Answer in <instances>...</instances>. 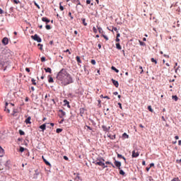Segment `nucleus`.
Masks as SVG:
<instances>
[{
  "mask_svg": "<svg viewBox=\"0 0 181 181\" xmlns=\"http://www.w3.org/2000/svg\"><path fill=\"white\" fill-rule=\"evenodd\" d=\"M57 80L58 83L61 84V86H69V84H71L74 83L73 80V77L71 75L67 72V71L64 69H62L57 76Z\"/></svg>",
  "mask_w": 181,
  "mask_h": 181,
  "instance_id": "f257e3e1",
  "label": "nucleus"
},
{
  "mask_svg": "<svg viewBox=\"0 0 181 181\" xmlns=\"http://www.w3.org/2000/svg\"><path fill=\"white\" fill-rule=\"evenodd\" d=\"M9 59H11V52L8 50L3 49L0 52V69L6 70V68L5 67L9 62Z\"/></svg>",
  "mask_w": 181,
  "mask_h": 181,
  "instance_id": "f03ea898",
  "label": "nucleus"
},
{
  "mask_svg": "<svg viewBox=\"0 0 181 181\" xmlns=\"http://www.w3.org/2000/svg\"><path fill=\"white\" fill-rule=\"evenodd\" d=\"M104 162H105V160H104V158H103L102 157H98L93 161V163H95L98 166H104Z\"/></svg>",
  "mask_w": 181,
  "mask_h": 181,
  "instance_id": "7ed1b4c3",
  "label": "nucleus"
},
{
  "mask_svg": "<svg viewBox=\"0 0 181 181\" xmlns=\"http://www.w3.org/2000/svg\"><path fill=\"white\" fill-rule=\"evenodd\" d=\"M31 39H33V40H35L38 43H40V42H42V38H40V37H39L37 34H35L34 35H32Z\"/></svg>",
  "mask_w": 181,
  "mask_h": 181,
  "instance_id": "20e7f679",
  "label": "nucleus"
},
{
  "mask_svg": "<svg viewBox=\"0 0 181 181\" xmlns=\"http://www.w3.org/2000/svg\"><path fill=\"white\" fill-rule=\"evenodd\" d=\"M114 163H115V165L116 166V168H117V169H119V170H121V162L115 160Z\"/></svg>",
  "mask_w": 181,
  "mask_h": 181,
  "instance_id": "39448f33",
  "label": "nucleus"
},
{
  "mask_svg": "<svg viewBox=\"0 0 181 181\" xmlns=\"http://www.w3.org/2000/svg\"><path fill=\"white\" fill-rule=\"evenodd\" d=\"M139 156V152L133 151L132 154V158H138Z\"/></svg>",
  "mask_w": 181,
  "mask_h": 181,
  "instance_id": "423d86ee",
  "label": "nucleus"
},
{
  "mask_svg": "<svg viewBox=\"0 0 181 181\" xmlns=\"http://www.w3.org/2000/svg\"><path fill=\"white\" fill-rule=\"evenodd\" d=\"M59 118H63V117L66 116V112L63 111V110H59Z\"/></svg>",
  "mask_w": 181,
  "mask_h": 181,
  "instance_id": "0eeeda50",
  "label": "nucleus"
},
{
  "mask_svg": "<svg viewBox=\"0 0 181 181\" xmlns=\"http://www.w3.org/2000/svg\"><path fill=\"white\" fill-rule=\"evenodd\" d=\"M2 43L3 45H4V46H6V45L9 43V40L8 39V37H4L2 40Z\"/></svg>",
  "mask_w": 181,
  "mask_h": 181,
  "instance_id": "6e6552de",
  "label": "nucleus"
},
{
  "mask_svg": "<svg viewBox=\"0 0 181 181\" xmlns=\"http://www.w3.org/2000/svg\"><path fill=\"white\" fill-rule=\"evenodd\" d=\"M112 84L116 87V88H118L119 83H118V81H115V79H112Z\"/></svg>",
  "mask_w": 181,
  "mask_h": 181,
  "instance_id": "1a4fd4ad",
  "label": "nucleus"
},
{
  "mask_svg": "<svg viewBox=\"0 0 181 181\" xmlns=\"http://www.w3.org/2000/svg\"><path fill=\"white\" fill-rule=\"evenodd\" d=\"M102 129H103V131H105V132H108V131H110V129H111V127H107V126L103 125V126H102Z\"/></svg>",
  "mask_w": 181,
  "mask_h": 181,
  "instance_id": "9d476101",
  "label": "nucleus"
},
{
  "mask_svg": "<svg viewBox=\"0 0 181 181\" xmlns=\"http://www.w3.org/2000/svg\"><path fill=\"white\" fill-rule=\"evenodd\" d=\"M42 22H45L46 25H47V23H50V20L49 18H47V17H42Z\"/></svg>",
  "mask_w": 181,
  "mask_h": 181,
  "instance_id": "9b49d317",
  "label": "nucleus"
},
{
  "mask_svg": "<svg viewBox=\"0 0 181 181\" xmlns=\"http://www.w3.org/2000/svg\"><path fill=\"white\" fill-rule=\"evenodd\" d=\"M40 129H42V132H45V131H46V123L40 126Z\"/></svg>",
  "mask_w": 181,
  "mask_h": 181,
  "instance_id": "f8f14e48",
  "label": "nucleus"
},
{
  "mask_svg": "<svg viewBox=\"0 0 181 181\" xmlns=\"http://www.w3.org/2000/svg\"><path fill=\"white\" fill-rule=\"evenodd\" d=\"M8 105H9V103H8V102H6L4 111H6V112H8L9 114V112H11V110H9V108H8Z\"/></svg>",
  "mask_w": 181,
  "mask_h": 181,
  "instance_id": "ddd939ff",
  "label": "nucleus"
},
{
  "mask_svg": "<svg viewBox=\"0 0 181 181\" xmlns=\"http://www.w3.org/2000/svg\"><path fill=\"white\" fill-rule=\"evenodd\" d=\"M76 60L77 64H78V66H80V64H81V63H82L81 59H80V57L77 56L76 57Z\"/></svg>",
  "mask_w": 181,
  "mask_h": 181,
  "instance_id": "4468645a",
  "label": "nucleus"
},
{
  "mask_svg": "<svg viewBox=\"0 0 181 181\" xmlns=\"http://www.w3.org/2000/svg\"><path fill=\"white\" fill-rule=\"evenodd\" d=\"M42 159H43L45 165H47V166H52V164H50V163H49V161L46 160V159L45 158L44 156H42Z\"/></svg>",
  "mask_w": 181,
  "mask_h": 181,
  "instance_id": "2eb2a0df",
  "label": "nucleus"
},
{
  "mask_svg": "<svg viewBox=\"0 0 181 181\" xmlns=\"http://www.w3.org/2000/svg\"><path fill=\"white\" fill-rule=\"evenodd\" d=\"M48 83H54V81L53 80V78L52 77V76H48Z\"/></svg>",
  "mask_w": 181,
  "mask_h": 181,
  "instance_id": "dca6fc26",
  "label": "nucleus"
},
{
  "mask_svg": "<svg viewBox=\"0 0 181 181\" xmlns=\"http://www.w3.org/2000/svg\"><path fill=\"white\" fill-rule=\"evenodd\" d=\"M16 114H18V110L16 109H13L11 115H13V117H16L18 115Z\"/></svg>",
  "mask_w": 181,
  "mask_h": 181,
  "instance_id": "f3484780",
  "label": "nucleus"
},
{
  "mask_svg": "<svg viewBox=\"0 0 181 181\" xmlns=\"http://www.w3.org/2000/svg\"><path fill=\"white\" fill-rule=\"evenodd\" d=\"M64 105H67V107H69V108H70V103L69 102H68V100H64Z\"/></svg>",
  "mask_w": 181,
  "mask_h": 181,
  "instance_id": "a211bd4d",
  "label": "nucleus"
},
{
  "mask_svg": "<svg viewBox=\"0 0 181 181\" xmlns=\"http://www.w3.org/2000/svg\"><path fill=\"white\" fill-rule=\"evenodd\" d=\"M45 71L46 73H49V74H52V69L45 68Z\"/></svg>",
  "mask_w": 181,
  "mask_h": 181,
  "instance_id": "6ab92c4d",
  "label": "nucleus"
},
{
  "mask_svg": "<svg viewBox=\"0 0 181 181\" xmlns=\"http://www.w3.org/2000/svg\"><path fill=\"white\" fill-rule=\"evenodd\" d=\"M39 175H40L39 170H35V174H34V177H37V176H39Z\"/></svg>",
  "mask_w": 181,
  "mask_h": 181,
  "instance_id": "aec40b11",
  "label": "nucleus"
},
{
  "mask_svg": "<svg viewBox=\"0 0 181 181\" xmlns=\"http://www.w3.org/2000/svg\"><path fill=\"white\" fill-rule=\"evenodd\" d=\"M30 119H32V117H28L25 121V124H30Z\"/></svg>",
  "mask_w": 181,
  "mask_h": 181,
  "instance_id": "412c9836",
  "label": "nucleus"
},
{
  "mask_svg": "<svg viewBox=\"0 0 181 181\" xmlns=\"http://www.w3.org/2000/svg\"><path fill=\"white\" fill-rule=\"evenodd\" d=\"M117 158H119L121 159H124V162H127V158H125V157L122 156V155H121V154H117Z\"/></svg>",
  "mask_w": 181,
  "mask_h": 181,
  "instance_id": "4be33fe9",
  "label": "nucleus"
},
{
  "mask_svg": "<svg viewBox=\"0 0 181 181\" xmlns=\"http://www.w3.org/2000/svg\"><path fill=\"white\" fill-rule=\"evenodd\" d=\"M116 48L117 49V50H121V49H122V47H121V45H119V43H116Z\"/></svg>",
  "mask_w": 181,
  "mask_h": 181,
  "instance_id": "5701e85b",
  "label": "nucleus"
},
{
  "mask_svg": "<svg viewBox=\"0 0 181 181\" xmlns=\"http://www.w3.org/2000/svg\"><path fill=\"white\" fill-rule=\"evenodd\" d=\"M122 138H124V139H128V138H129V136L127 134V133H124L122 134Z\"/></svg>",
  "mask_w": 181,
  "mask_h": 181,
  "instance_id": "b1692460",
  "label": "nucleus"
},
{
  "mask_svg": "<svg viewBox=\"0 0 181 181\" xmlns=\"http://www.w3.org/2000/svg\"><path fill=\"white\" fill-rule=\"evenodd\" d=\"M74 2L76 4V8L78 6V5H81L80 0H74Z\"/></svg>",
  "mask_w": 181,
  "mask_h": 181,
  "instance_id": "393cba45",
  "label": "nucleus"
},
{
  "mask_svg": "<svg viewBox=\"0 0 181 181\" xmlns=\"http://www.w3.org/2000/svg\"><path fill=\"white\" fill-rule=\"evenodd\" d=\"M111 69H112V70H114V71H115V73H119V70H118L117 68H115V66H112Z\"/></svg>",
  "mask_w": 181,
  "mask_h": 181,
  "instance_id": "a878e982",
  "label": "nucleus"
},
{
  "mask_svg": "<svg viewBox=\"0 0 181 181\" xmlns=\"http://www.w3.org/2000/svg\"><path fill=\"white\" fill-rule=\"evenodd\" d=\"M105 165H111V166L112 168H115V165H114V164H112V163L110 162V161H106L105 162Z\"/></svg>",
  "mask_w": 181,
  "mask_h": 181,
  "instance_id": "bb28decb",
  "label": "nucleus"
},
{
  "mask_svg": "<svg viewBox=\"0 0 181 181\" xmlns=\"http://www.w3.org/2000/svg\"><path fill=\"white\" fill-rule=\"evenodd\" d=\"M151 62L152 63H155V64H158V61H156V59H154L153 58L151 59Z\"/></svg>",
  "mask_w": 181,
  "mask_h": 181,
  "instance_id": "cd10ccee",
  "label": "nucleus"
},
{
  "mask_svg": "<svg viewBox=\"0 0 181 181\" xmlns=\"http://www.w3.org/2000/svg\"><path fill=\"white\" fill-rule=\"evenodd\" d=\"M148 111H150V112H153V109H152L151 105L148 106Z\"/></svg>",
  "mask_w": 181,
  "mask_h": 181,
  "instance_id": "c85d7f7f",
  "label": "nucleus"
},
{
  "mask_svg": "<svg viewBox=\"0 0 181 181\" xmlns=\"http://www.w3.org/2000/svg\"><path fill=\"white\" fill-rule=\"evenodd\" d=\"M172 98H173V100H175V101H177V100H179V98H177V95H173Z\"/></svg>",
  "mask_w": 181,
  "mask_h": 181,
  "instance_id": "c756f323",
  "label": "nucleus"
},
{
  "mask_svg": "<svg viewBox=\"0 0 181 181\" xmlns=\"http://www.w3.org/2000/svg\"><path fill=\"white\" fill-rule=\"evenodd\" d=\"M37 46L39 47L40 50H43V45L38 44Z\"/></svg>",
  "mask_w": 181,
  "mask_h": 181,
  "instance_id": "7c9ffc66",
  "label": "nucleus"
},
{
  "mask_svg": "<svg viewBox=\"0 0 181 181\" xmlns=\"http://www.w3.org/2000/svg\"><path fill=\"white\" fill-rule=\"evenodd\" d=\"M81 21H82L84 26H87V23H86V18H81Z\"/></svg>",
  "mask_w": 181,
  "mask_h": 181,
  "instance_id": "2f4dec72",
  "label": "nucleus"
},
{
  "mask_svg": "<svg viewBox=\"0 0 181 181\" xmlns=\"http://www.w3.org/2000/svg\"><path fill=\"white\" fill-rule=\"evenodd\" d=\"M119 175H122V176H125V172H124V170H120Z\"/></svg>",
  "mask_w": 181,
  "mask_h": 181,
  "instance_id": "473e14b6",
  "label": "nucleus"
},
{
  "mask_svg": "<svg viewBox=\"0 0 181 181\" xmlns=\"http://www.w3.org/2000/svg\"><path fill=\"white\" fill-rule=\"evenodd\" d=\"M107 136L109 138H110L111 139H115V135L111 136V134H109V135H107Z\"/></svg>",
  "mask_w": 181,
  "mask_h": 181,
  "instance_id": "72a5a7b5",
  "label": "nucleus"
},
{
  "mask_svg": "<svg viewBox=\"0 0 181 181\" xmlns=\"http://www.w3.org/2000/svg\"><path fill=\"white\" fill-rule=\"evenodd\" d=\"M98 30L99 33H103V32H104V31H103V28H101L100 27H98Z\"/></svg>",
  "mask_w": 181,
  "mask_h": 181,
  "instance_id": "f704fd0d",
  "label": "nucleus"
},
{
  "mask_svg": "<svg viewBox=\"0 0 181 181\" xmlns=\"http://www.w3.org/2000/svg\"><path fill=\"white\" fill-rule=\"evenodd\" d=\"M62 131H63L62 129H57L56 132L57 134H60V132H62Z\"/></svg>",
  "mask_w": 181,
  "mask_h": 181,
  "instance_id": "c9c22d12",
  "label": "nucleus"
},
{
  "mask_svg": "<svg viewBox=\"0 0 181 181\" xmlns=\"http://www.w3.org/2000/svg\"><path fill=\"white\" fill-rule=\"evenodd\" d=\"M31 81H32L33 86H36V80H35V78H32Z\"/></svg>",
  "mask_w": 181,
  "mask_h": 181,
  "instance_id": "e433bc0d",
  "label": "nucleus"
},
{
  "mask_svg": "<svg viewBox=\"0 0 181 181\" xmlns=\"http://www.w3.org/2000/svg\"><path fill=\"white\" fill-rule=\"evenodd\" d=\"M45 28H46V29H47V30H50V29H52V27L50 26V25H47L45 26Z\"/></svg>",
  "mask_w": 181,
  "mask_h": 181,
  "instance_id": "4c0bfd02",
  "label": "nucleus"
},
{
  "mask_svg": "<svg viewBox=\"0 0 181 181\" xmlns=\"http://www.w3.org/2000/svg\"><path fill=\"white\" fill-rule=\"evenodd\" d=\"M59 9H60V11H64V7H63V6H62V3H60V4H59Z\"/></svg>",
  "mask_w": 181,
  "mask_h": 181,
  "instance_id": "58836bf2",
  "label": "nucleus"
},
{
  "mask_svg": "<svg viewBox=\"0 0 181 181\" xmlns=\"http://www.w3.org/2000/svg\"><path fill=\"white\" fill-rule=\"evenodd\" d=\"M20 135H25V132H23L22 129L19 130Z\"/></svg>",
  "mask_w": 181,
  "mask_h": 181,
  "instance_id": "ea45409f",
  "label": "nucleus"
},
{
  "mask_svg": "<svg viewBox=\"0 0 181 181\" xmlns=\"http://www.w3.org/2000/svg\"><path fill=\"white\" fill-rule=\"evenodd\" d=\"M139 70H140V74H142V73H144V69L142 68V66H139Z\"/></svg>",
  "mask_w": 181,
  "mask_h": 181,
  "instance_id": "a19ab883",
  "label": "nucleus"
},
{
  "mask_svg": "<svg viewBox=\"0 0 181 181\" xmlns=\"http://www.w3.org/2000/svg\"><path fill=\"white\" fill-rule=\"evenodd\" d=\"M12 1L14 2V4H16V5H18V4H21V1L18 0H12Z\"/></svg>",
  "mask_w": 181,
  "mask_h": 181,
  "instance_id": "79ce46f5",
  "label": "nucleus"
},
{
  "mask_svg": "<svg viewBox=\"0 0 181 181\" xmlns=\"http://www.w3.org/2000/svg\"><path fill=\"white\" fill-rule=\"evenodd\" d=\"M41 62L42 63H44V62H46V57H41Z\"/></svg>",
  "mask_w": 181,
  "mask_h": 181,
  "instance_id": "37998d69",
  "label": "nucleus"
},
{
  "mask_svg": "<svg viewBox=\"0 0 181 181\" xmlns=\"http://www.w3.org/2000/svg\"><path fill=\"white\" fill-rule=\"evenodd\" d=\"M90 63H91V64H93V66H95V59H92L91 61H90Z\"/></svg>",
  "mask_w": 181,
  "mask_h": 181,
  "instance_id": "c03bdc74",
  "label": "nucleus"
},
{
  "mask_svg": "<svg viewBox=\"0 0 181 181\" xmlns=\"http://www.w3.org/2000/svg\"><path fill=\"white\" fill-rule=\"evenodd\" d=\"M68 16H70V18H71V20L74 19V17H73V16H71V12H69V13H68Z\"/></svg>",
  "mask_w": 181,
  "mask_h": 181,
  "instance_id": "a18cd8bd",
  "label": "nucleus"
},
{
  "mask_svg": "<svg viewBox=\"0 0 181 181\" xmlns=\"http://www.w3.org/2000/svg\"><path fill=\"white\" fill-rule=\"evenodd\" d=\"M171 181H180V180H179V177H175Z\"/></svg>",
  "mask_w": 181,
  "mask_h": 181,
  "instance_id": "49530a36",
  "label": "nucleus"
},
{
  "mask_svg": "<svg viewBox=\"0 0 181 181\" xmlns=\"http://www.w3.org/2000/svg\"><path fill=\"white\" fill-rule=\"evenodd\" d=\"M20 152H24L25 151V148H23V147H20Z\"/></svg>",
  "mask_w": 181,
  "mask_h": 181,
  "instance_id": "de8ad7c7",
  "label": "nucleus"
},
{
  "mask_svg": "<svg viewBox=\"0 0 181 181\" xmlns=\"http://www.w3.org/2000/svg\"><path fill=\"white\" fill-rule=\"evenodd\" d=\"M100 166L103 168V169H105V168H108L107 165H105V163H103V165H100Z\"/></svg>",
  "mask_w": 181,
  "mask_h": 181,
  "instance_id": "09e8293b",
  "label": "nucleus"
},
{
  "mask_svg": "<svg viewBox=\"0 0 181 181\" xmlns=\"http://www.w3.org/2000/svg\"><path fill=\"white\" fill-rule=\"evenodd\" d=\"M34 4L35 6H37V8H38V9H40V6L37 5V3H36V1H34Z\"/></svg>",
  "mask_w": 181,
  "mask_h": 181,
  "instance_id": "8fccbe9b",
  "label": "nucleus"
},
{
  "mask_svg": "<svg viewBox=\"0 0 181 181\" xmlns=\"http://www.w3.org/2000/svg\"><path fill=\"white\" fill-rule=\"evenodd\" d=\"M102 36L104 37V39H105V40H108V37L107 35H102Z\"/></svg>",
  "mask_w": 181,
  "mask_h": 181,
  "instance_id": "3c124183",
  "label": "nucleus"
},
{
  "mask_svg": "<svg viewBox=\"0 0 181 181\" xmlns=\"http://www.w3.org/2000/svg\"><path fill=\"white\" fill-rule=\"evenodd\" d=\"M93 31L94 32V33H97V28H95V27H93Z\"/></svg>",
  "mask_w": 181,
  "mask_h": 181,
  "instance_id": "603ef678",
  "label": "nucleus"
},
{
  "mask_svg": "<svg viewBox=\"0 0 181 181\" xmlns=\"http://www.w3.org/2000/svg\"><path fill=\"white\" fill-rule=\"evenodd\" d=\"M141 46H145V42L139 41Z\"/></svg>",
  "mask_w": 181,
  "mask_h": 181,
  "instance_id": "864d4df0",
  "label": "nucleus"
},
{
  "mask_svg": "<svg viewBox=\"0 0 181 181\" xmlns=\"http://www.w3.org/2000/svg\"><path fill=\"white\" fill-rule=\"evenodd\" d=\"M87 5H90L91 4V0H86Z\"/></svg>",
  "mask_w": 181,
  "mask_h": 181,
  "instance_id": "5fc2aeb1",
  "label": "nucleus"
},
{
  "mask_svg": "<svg viewBox=\"0 0 181 181\" xmlns=\"http://www.w3.org/2000/svg\"><path fill=\"white\" fill-rule=\"evenodd\" d=\"M118 105H119V109L120 110H122V104H121V103H118Z\"/></svg>",
  "mask_w": 181,
  "mask_h": 181,
  "instance_id": "6e6d98bb",
  "label": "nucleus"
},
{
  "mask_svg": "<svg viewBox=\"0 0 181 181\" xmlns=\"http://www.w3.org/2000/svg\"><path fill=\"white\" fill-rule=\"evenodd\" d=\"M66 53H69V54H71V52H70L69 49H66V51H64Z\"/></svg>",
  "mask_w": 181,
  "mask_h": 181,
  "instance_id": "4d7b16f0",
  "label": "nucleus"
},
{
  "mask_svg": "<svg viewBox=\"0 0 181 181\" xmlns=\"http://www.w3.org/2000/svg\"><path fill=\"white\" fill-rule=\"evenodd\" d=\"M25 71L30 73V69L29 68H25Z\"/></svg>",
  "mask_w": 181,
  "mask_h": 181,
  "instance_id": "13d9d810",
  "label": "nucleus"
},
{
  "mask_svg": "<svg viewBox=\"0 0 181 181\" xmlns=\"http://www.w3.org/2000/svg\"><path fill=\"white\" fill-rule=\"evenodd\" d=\"M113 30H115V32H117L118 33V28H117L116 27L113 28Z\"/></svg>",
  "mask_w": 181,
  "mask_h": 181,
  "instance_id": "bf43d9fd",
  "label": "nucleus"
},
{
  "mask_svg": "<svg viewBox=\"0 0 181 181\" xmlns=\"http://www.w3.org/2000/svg\"><path fill=\"white\" fill-rule=\"evenodd\" d=\"M4 152V148H2V147L0 146V153H3Z\"/></svg>",
  "mask_w": 181,
  "mask_h": 181,
  "instance_id": "052dcab7",
  "label": "nucleus"
},
{
  "mask_svg": "<svg viewBox=\"0 0 181 181\" xmlns=\"http://www.w3.org/2000/svg\"><path fill=\"white\" fill-rule=\"evenodd\" d=\"M64 159L65 160H69V158L67 156H64Z\"/></svg>",
  "mask_w": 181,
  "mask_h": 181,
  "instance_id": "680f3d73",
  "label": "nucleus"
},
{
  "mask_svg": "<svg viewBox=\"0 0 181 181\" xmlns=\"http://www.w3.org/2000/svg\"><path fill=\"white\" fill-rule=\"evenodd\" d=\"M163 57H166L167 59H169V57H170L169 55H168V54H164Z\"/></svg>",
  "mask_w": 181,
  "mask_h": 181,
  "instance_id": "e2e57ef3",
  "label": "nucleus"
},
{
  "mask_svg": "<svg viewBox=\"0 0 181 181\" xmlns=\"http://www.w3.org/2000/svg\"><path fill=\"white\" fill-rule=\"evenodd\" d=\"M142 165H143V166H145V165H146V163L145 162V160L142 161Z\"/></svg>",
  "mask_w": 181,
  "mask_h": 181,
  "instance_id": "0e129e2a",
  "label": "nucleus"
},
{
  "mask_svg": "<svg viewBox=\"0 0 181 181\" xmlns=\"http://www.w3.org/2000/svg\"><path fill=\"white\" fill-rule=\"evenodd\" d=\"M176 163H181V159L177 160H176Z\"/></svg>",
  "mask_w": 181,
  "mask_h": 181,
  "instance_id": "69168bd1",
  "label": "nucleus"
},
{
  "mask_svg": "<svg viewBox=\"0 0 181 181\" xmlns=\"http://www.w3.org/2000/svg\"><path fill=\"white\" fill-rule=\"evenodd\" d=\"M115 42H119V38L116 37Z\"/></svg>",
  "mask_w": 181,
  "mask_h": 181,
  "instance_id": "338daca9",
  "label": "nucleus"
},
{
  "mask_svg": "<svg viewBox=\"0 0 181 181\" xmlns=\"http://www.w3.org/2000/svg\"><path fill=\"white\" fill-rule=\"evenodd\" d=\"M178 145H181V140L178 141Z\"/></svg>",
  "mask_w": 181,
  "mask_h": 181,
  "instance_id": "774afa93",
  "label": "nucleus"
}]
</instances>
